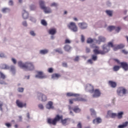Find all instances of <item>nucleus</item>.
Segmentation results:
<instances>
[{
	"mask_svg": "<svg viewBox=\"0 0 128 128\" xmlns=\"http://www.w3.org/2000/svg\"><path fill=\"white\" fill-rule=\"evenodd\" d=\"M0 58H4V53L0 54Z\"/></svg>",
	"mask_w": 128,
	"mask_h": 128,
	"instance_id": "obj_63",
	"label": "nucleus"
},
{
	"mask_svg": "<svg viewBox=\"0 0 128 128\" xmlns=\"http://www.w3.org/2000/svg\"><path fill=\"white\" fill-rule=\"evenodd\" d=\"M41 23L42 26H48V23H46V20H41Z\"/></svg>",
	"mask_w": 128,
	"mask_h": 128,
	"instance_id": "obj_40",
	"label": "nucleus"
},
{
	"mask_svg": "<svg viewBox=\"0 0 128 128\" xmlns=\"http://www.w3.org/2000/svg\"><path fill=\"white\" fill-rule=\"evenodd\" d=\"M38 108H40V110H44V106L42 104H40L38 105Z\"/></svg>",
	"mask_w": 128,
	"mask_h": 128,
	"instance_id": "obj_52",
	"label": "nucleus"
},
{
	"mask_svg": "<svg viewBox=\"0 0 128 128\" xmlns=\"http://www.w3.org/2000/svg\"><path fill=\"white\" fill-rule=\"evenodd\" d=\"M2 68L3 69V70H8V68H10L8 67V66L6 64H2Z\"/></svg>",
	"mask_w": 128,
	"mask_h": 128,
	"instance_id": "obj_36",
	"label": "nucleus"
},
{
	"mask_svg": "<svg viewBox=\"0 0 128 128\" xmlns=\"http://www.w3.org/2000/svg\"><path fill=\"white\" fill-rule=\"evenodd\" d=\"M103 50H98V49H94L93 50L94 54H106V52H108L109 48L108 46H102Z\"/></svg>",
	"mask_w": 128,
	"mask_h": 128,
	"instance_id": "obj_3",
	"label": "nucleus"
},
{
	"mask_svg": "<svg viewBox=\"0 0 128 128\" xmlns=\"http://www.w3.org/2000/svg\"><path fill=\"white\" fill-rule=\"evenodd\" d=\"M24 88H18V92H24Z\"/></svg>",
	"mask_w": 128,
	"mask_h": 128,
	"instance_id": "obj_42",
	"label": "nucleus"
},
{
	"mask_svg": "<svg viewBox=\"0 0 128 128\" xmlns=\"http://www.w3.org/2000/svg\"><path fill=\"white\" fill-rule=\"evenodd\" d=\"M128 126V122H126L124 123H123L121 125H119L118 126V128H126V126Z\"/></svg>",
	"mask_w": 128,
	"mask_h": 128,
	"instance_id": "obj_27",
	"label": "nucleus"
},
{
	"mask_svg": "<svg viewBox=\"0 0 128 128\" xmlns=\"http://www.w3.org/2000/svg\"><path fill=\"white\" fill-rule=\"evenodd\" d=\"M48 72L52 73L54 72V69H52V68H49L48 69Z\"/></svg>",
	"mask_w": 128,
	"mask_h": 128,
	"instance_id": "obj_54",
	"label": "nucleus"
},
{
	"mask_svg": "<svg viewBox=\"0 0 128 128\" xmlns=\"http://www.w3.org/2000/svg\"><path fill=\"white\" fill-rule=\"evenodd\" d=\"M2 106H4V103L0 101V110L2 111Z\"/></svg>",
	"mask_w": 128,
	"mask_h": 128,
	"instance_id": "obj_44",
	"label": "nucleus"
},
{
	"mask_svg": "<svg viewBox=\"0 0 128 128\" xmlns=\"http://www.w3.org/2000/svg\"><path fill=\"white\" fill-rule=\"evenodd\" d=\"M78 26L82 30H85V28H88V25L84 22L79 23L78 24Z\"/></svg>",
	"mask_w": 128,
	"mask_h": 128,
	"instance_id": "obj_16",
	"label": "nucleus"
},
{
	"mask_svg": "<svg viewBox=\"0 0 128 128\" xmlns=\"http://www.w3.org/2000/svg\"><path fill=\"white\" fill-rule=\"evenodd\" d=\"M91 112V114L93 116L94 114H96V112H94V109H90V110Z\"/></svg>",
	"mask_w": 128,
	"mask_h": 128,
	"instance_id": "obj_45",
	"label": "nucleus"
},
{
	"mask_svg": "<svg viewBox=\"0 0 128 128\" xmlns=\"http://www.w3.org/2000/svg\"><path fill=\"white\" fill-rule=\"evenodd\" d=\"M120 65H121V68H124V70L126 72L128 70V63H126V62H122L120 63Z\"/></svg>",
	"mask_w": 128,
	"mask_h": 128,
	"instance_id": "obj_15",
	"label": "nucleus"
},
{
	"mask_svg": "<svg viewBox=\"0 0 128 128\" xmlns=\"http://www.w3.org/2000/svg\"><path fill=\"white\" fill-rule=\"evenodd\" d=\"M124 48V46L123 44H120L118 45L116 47L114 48V50H122Z\"/></svg>",
	"mask_w": 128,
	"mask_h": 128,
	"instance_id": "obj_17",
	"label": "nucleus"
},
{
	"mask_svg": "<svg viewBox=\"0 0 128 128\" xmlns=\"http://www.w3.org/2000/svg\"><path fill=\"white\" fill-rule=\"evenodd\" d=\"M93 92L92 98H98L100 96V94H102L100 91L98 89H96L95 90L94 89Z\"/></svg>",
	"mask_w": 128,
	"mask_h": 128,
	"instance_id": "obj_8",
	"label": "nucleus"
},
{
	"mask_svg": "<svg viewBox=\"0 0 128 128\" xmlns=\"http://www.w3.org/2000/svg\"><path fill=\"white\" fill-rule=\"evenodd\" d=\"M54 103L52 101H50L48 102V104L46 105V108L48 110H50V108H54V106H52Z\"/></svg>",
	"mask_w": 128,
	"mask_h": 128,
	"instance_id": "obj_18",
	"label": "nucleus"
},
{
	"mask_svg": "<svg viewBox=\"0 0 128 128\" xmlns=\"http://www.w3.org/2000/svg\"><path fill=\"white\" fill-rule=\"evenodd\" d=\"M124 115V112H120L117 114L116 116L118 117V118H119L120 120V118H122V116Z\"/></svg>",
	"mask_w": 128,
	"mask_h": 128,
	"instance_id": "obj_30",
	"label": "nucleus"
},
{
	"mask_svg": "<svg viewBox=\"0 0 128 128\" xmlns=\"http://www.w3.org/2000/svg\"><path fill=\"white\" fill-rule=\"evenodd\" d=\"M82 100V98H73V99H70L69 100V104H74V102H77V101H80Z\"/></svg>",
	"mask_w": 128,
	"mask_h": 128,
	"instance_id": "obj_21",
	"label": "nucleus"
},
{
	"mask_svg": "<svg viewBox=\"0 0 128 128\" xmlns=\"http://www.w3.org/2000/svg\"><path fill=\"white\" fill-rule=\"evenodd\" d=\"M6 126H7V128H10L12 125L10 123H6Z\"/></svg>",
	"mask_w": 128,
	"mask_h": 128,
	"instance_id": "obj_58",
	"label": "nucleus"
},
{
	"mask_svg": "<svg viewBox=\"0 0 128 128\" xmlns=\"http://www.w3.org/2000/svg\"><path fill=\"white\" fill-rule=\"evenodd\" d=\"M38 100H41L42 102H46V100H48V97H46V96L40 93L38 96Z\"/></svg>",
	"mask_w": 128,
	"mask_h": 128,
	"instance_id": "obj_14",
	"label": "nucleus"
},
{
	"mask_svg": "<svg viewBox=\"0 0 128 128\" xmlns=\"http://www.w3.org/2000/svg\"><path fill=\"white\" fill-rule=\"evenodd\" d=\"M67 96H76V98H78V96H80V94H74L72 92H68L66 94Z\"/></svg>",
	"mask_w": 128,
	"mask_h": 128,
	"instance_id": "obj_24",
	"label": "nucleus"
},
{
	"mask_svg": "<svg viewBox=\"0 0 128 128\" xmlns=\"http://www.w3.org/2000/svg\"><path fill=\"white\" fill-rule=\"evenodd\" d=\"M71 42L68 39H66L65 40V44H70Z\"/></svg>",
	"mask_w": 128,
	"mask_h": 128,
	"instance_id": "obj_53",
	"label": "nucleus"
},
{
	"mask_svg": "<svg viewBox=\"0 0 128 128\" xmlns=\"http://www.w3.org/2000/svg\"><path fill=\"white\" fill-rule=\"evenodd\" d=\"M62 66H64L65 68H66V66H68V64H66V63H63Z\"/></svg>",
	"mask_w": 128,
	"mask_h": 128,
	"instance_id": "obj_64",
	"label": "nucleus"
},
{
	"mask_svg": "<svg viewBox=\"0 0 128 128\" xmlns=\"http://www.w3.org/2000/svg\"><path fill=\"white\" fill-rule=\"evenodd\" d=\"M0 78H2V80H6V75L4 74L2 72H0Z\"/></svg>",
	"mask_w": 128,
	"mask_h": 128,
	"instance_id": "obj_38",
	"label": "nucleus"
},
{
	"mask_svg": "<svg viewBox=\"0 0 128 128\" xmlns=\"http://www.w3.org/2000/svg\"><path fill=\"white\" fill-rule=\"evenodd\" d=\"M73 110L74 112H80V109L78 107H75L73 109Z\"/></svg>",
	"mask_w": 128,
	"mask_h": 128,
	"instance_id": "obj_37",
	"label": "nucleus"
},
{
	"mask_svg": "<svg viewBox=\"0 0 128 128\" xmlns=\"http://www.w3.org/2000/svg\"><path fill=\"white\" fill-rule=\"evenodd\" d=\"M90 52V48H86V52Z\"/></svg>",
	"mask_w": 128,
	"mask_h": 128,
	"instance_id": "obj_62",
	"label": "nucleus"
},
{
	"mask_svg": "<svg viewBox=\"0 0 128 128\" xmlns=\"http://www.w3.org/2000/svg\"><path fill=\"white\" fill-rule=\"evenodd\" d=\"M16 104L18 108H26V103H22V102H20V100H18L16 101Z\"/></svg>",
	"mask_w": 128,
	"mask_h": 128,
	"instance_id": "obj_9",
	"label": "nucleus"
},
{
	"mask_svg": "<svg viewBox=\"0 0 128 128\" xmlns=\"http://www.w3.org/2000/svg\"><path fill=\"white\" fill-rule=\"evenodd\" d=\"M114 62H117V64H120L122 63V62H120L118 60L116 59V58H114Z\"/></svg>",
	"mask_w": 128,
	"mask_h": 128,
	"instance_id": "obj_48",
	"label": "nucleus"
},
{
	"mask_svg": "<svg viewBox=\"0 0 128 128\" xmlns=\"http://www.w3.org/2000/svg\"><path fill=\"white\" fill-rule=\"evenodd\" d=\"M80 60V58L78 56L76 57V58L74 59V62H78V60Z\"/></svg>",
	"mask_w": 128,
	"mask_h": 128,
	"instance_id": "obj_59",
	"label": "nucleus"
},
{
	"mask_svg": "<svg viewBox=\"0 0 128 128\" xmlns=\"http://www.w3.org/2000/svg\"><path fill=\"white\" fill-rule=\"evenodd\" d=\"M39 4L40 8L43 10L46 14H50V12H52V10H50V8L46 7V6H44V2L40 0L39 2Z\"/></svg>",
	"mask_w": 128,
	"mask_h": 128,
	"instance_id": "obj_4",
	"label": "nucleus"
},
{
	"mask_svg": "<svg viewBox=\"0 0 128 128\" xmlns=\"http://www.w3.org/2000/svg\"><path fill=\"white\" fill-rule=\"evenodd\" d=\"M120 68V66H114L113 68V70L114 72H118Z\"/></svg>",
	"mask_w": 128,
	"mask_h": 128,
	"instance_id": "obj_34",
	"label": "nucleus"
},
{
	"mask_svg": "<svg viewBox=\"0 0 128 128\" xmlns=\"http://www.w3.org/2000/svg\"><path fill=\"white\" fill-rule=\"evenodd\" d=\"M60 78V74H52V78Z\"/></svg>",
	"mask_w": 128,
	"mask_h": 128,
	"instance_id": "obj_29",
	"label": "nucleus"
},
{
	"mask_svg": "<svg viewBox=\"0 0 128 128\" xmlns=\"http://www.w3.org/2000/svg\"><path fill=\"white\" fill-rule=\"evenodd\" d=\"M12 62L13 64H16V59L14 58H12Z\"/></svg>",
	"mask_w": 128,
	"mask_h": 128,
	"instance_id": "obj_56",
	"label": "nucleus"
},
{
	"mask_svg": "<svg viewBox=\"0 0 128 128\" xmlns=\"http://www.w3.org/2000/svg\"><path fill=\"white\" fill-rule=\"evenodd\" d=\"M91 48H98V46H96V44H94L91 45Z\"/></svg>",
	"mask_w": 128,
	"mask_h": 128,
	"instance_id": "obj_46",
	"label": "nucleus"
},
{
	"mask_svg": "<svg viewBox=\"0 0 128 128\" xmlns=\"http://www.w3.org/2000/svg\"><path fill=\"white\" fill-rule=\"evenodd\" d=\"M117 94L118 96H124L126 94V90L124 87H120L117 90Z\"/></svg>",
	"mask_w": 128,
	"mask_h": 128,
	"instance_id": "obj_6",
	"label": "nucleus"
},
{
	"mask_svg": "<svg viewBox=\"0 0 128 128\" xmlns=\"http://www.w3.org/2000/svg\"><path fill=\"white\" fill-rule=\"evenodd\" d=\"M122 52L124 54H128V52L126 51V50H122Z\"/></svg>",
	"mask_w": 128,
	"mask_h": 128,
	"instance_id": "obj_51",
	"label": "nucleus"
},
{
	"mask_svg": "<svg viewBox=\"0 0 128 128\" xmlns=\"http://www.w3.org/2000/svg\"><path fill=\"white\" fill-rule=\"evenodd\" d=\"M106 14L109 16H112V12L110 10H106Z\"/></svg>",
	"mask_w": 128,
	"mask_h": 128,
	"instance_id": "obj_35",
	"label": "nucleus"
},
{
	"mask_svg": "<svg viewBox=\"0 0 128 128\" xmlns=\"http://www.w3.org/2000/svg\"><path fill=\"white\" fill-rule=\"evenodd\" d=\"M64 50L65 52H70V50H72V47L70 46V45H66L64 47Z\"/></svg>",
	"mask_w": 128,
	"mask_h": 128,
	"instance_id": "obj_23",
	"label": "nucleus"
},
{
	"mask_svg": "<svg viewBox=\"0 0 128 128\" xmlns=\"http://www.w3.org/2000/svg\"><path fill=\"white\" fill-rule=\"evenodd\" d=\"M22 17L24 20H26L28 18V13L26 11L22 14Z\"/></svg>",
	"mask_w": 128,
	"mask_h": 128,
	"instance_id": "obj_28",
	"label": "nucleus"
},
{
	"mask_svg": "<svg viewBox=\"0 0 128 128\" xmlns=\"http://www.w3.org/2000/svg\"><path fill=\"white\" fill-rule=\"evenodd\" d=\"M30 20H31V22H36V19L34 18L30 17Z\"/></svg>",
	"mask_w": 128,
	"mask_h": 128,
	"instance_id": "obj_60",
	"label": "nucleus"
},
{
	"mask_svg": "<svg viewBox=\"0 0 128 128\" xmlns=\"http://www.w3.org/2000/svg\"><path fill=\"white\" fill-rule=\"evenodd\" d=\"M81 42H84V36L83 35L81 36Z\"/></svg>",
	"mask_w": 128,
	"mask_h": 128,
	"instance_id": "obj_55",
	"label": "nucleus"
},
{
	"mask_svg": "<svg viewBox=\"0 0 128 128\" xmlns=\"http://www.w3.org/2000/svg\"><path fill=\"white\" fill-rule=\"evenodd\" d=\"M102 122V118H98L93 120V124H100Z\"/></svg>",
	"mask_w": 128,
	"mask_h": 128,
	"instance_id": "obj_25",
	"label": "nucleus"
},
{
	"mask_svg": "<svg viewBox=\"0 0 128 128\" xmlns=\"http://www.w3.org/2000/svg\"><path fill=\"white\" fill-rule=\"evenodd\" d=\"M8 4L9 6H14V2L12 0H10Z\"/></svg>",
	"mask_w": 128,
	"mask_h": 128,
	"instance_id": "obj_49",
	"label": "nucleus"
},
{
	"mask_svg": "<svg viewBox=\"0 0 128 128\" xmlns=\"http://www.w3.org/2000/svg\"><path fill=\"white\" fill-rule=\"evenodd\" d=\"M8 10H10V9L8 8H4L2 9V12H8Z\"/></svg>",
	"mask_w": 128,
	"mask_h": 128,
	"instance_id": "obj_41",
	"label": "nucleus"
},
{
	"mask_svg": "<svg viewBox=\"0 0 128 128\" xmlns=\"http://www.w3.org/2000/svg\"><path fill=\"white\" fill-rule=\"evenodd\" d=\"M85 90H88V92H90V94H92V92H94V86L91 84H87L85 86Z\"/></svg>",
	"mask_w": 128,
	"mask_h": 128,
	"instance_id": "obj_7",
	"label": "nucleus"
},
{
	"mask_svg": "<svg viewBox=\"0 0 128 128\" xmlns=\"http://www.w3.org/2000/svg\"><path fill=\"white\" fill-rule=\"evenodd\" d=\"M106 42V38L102 36H99L98 40H96V44H100V42Z\"/></svg>",
	"mask_w": 128,
	"mask_h": 128,
	"instance_id": "obj_10",
	"label": "nucleus"
},
{
	"mask_svg": "<svg viewBox=\"0 0 128 128\" xmlns=\"http://www.w3.org/2000/svg\"><path fill=\"white\" fill-rule=\"evenodd\" d=\"M70 119L69 118H65L64 119L63 118L61 120L60 122L63 126H68L70 124Z\"/></svg>",
	"mask_w": 128,
	"mask_h": 128,
	"instance_id": "obj_11",
	"label": "nucleus"
},
{
	"mask_svg": "<svg viewBox=\"0 0 128 128\" xmlns=\"http://www.w3.org/2000/svg\"><path fill=\"white\" fill-rule=\"evenodd\" d=\"M10 72H12L13 74H14L16 72V68H14V66H10Z\"/></svg>",
	"mask_w": 128,
	"mask_h": 128,
	"instance_id": "obj_39",
	"label": "nucleus"
},
{
	"mask_svg": "<svg viewBox=\"0 0 128 128\" xmlns=\"http://www.w3.org/2000/svg\"><path fill=\"white\" fill-rule=\"evenodd\" d=\"M36 78H46V76L42 72H38V74L36 76Z\"/></svg>",
	"mask_w": 128,
	"mask_h": 128,
	"instance_id": "obj_12",
	"label": "nucleus"
},
{
	"mask_svg": "<svg viewBox=\"0 0 128 128\" xmlns=\"http://www.w3.org/2000/svg\"><path fill=\"white\" fill-rule=\"evenodd\" d=\"M108 84L109 86H110L111 88H113L116 87V82L114 81L110 80L108 82Z\"/></svg>",
	"mask_w": 128,
	"mask_h": 128,
	"instance_id": "obj_19",
	"label": "nucleus"
},
{
	"mask_svg": "<svg viewBox=\"0 0 128 128\" xmlns=\"http://www.w3.org/2000/svg\"><path fill=\"white\" fill-rule=\"evenodd\" d=\"M105 46H108L107 48H109L108 52H110V48H114V43L112 42H109L108 44V46L106 45H103Z\"/></svg>",
	"mask_w": 128,
	"mask_h": 128,
	"instance_id": "obj_26",
	"label": "nucleus"
},
{
	"mask_svg": "<svg viewBox=\"0 0 128 128\" xmlns=\"http://www.w3.org/2000/svg\"><path fill=\"white\" fill-rule=\"evenodd\" d=\"M92 60H98V56H96V55H92Z\"/></svg>",
	"mask_w": 128,
	"mask_h": 128,
	"instance_id": "obj_43",
	"label": "nucleus"
},
{
	"mask_svg": "<svg viewBox=\"0 0 128 128\" xmlns=\"http://www.w3.org/2000/svg\"><path fill=\"white\" fill-rule=\"evenodd\" d=\"M54 52H58V54H62V50L60 48L55 49Z\"/></svg>",
	"mask_w": 128,
	"mask_h": 128,
	"instance_id": "obj_33",
	"label": "nucleus"
},
{
	"mask_svg": "<svg viewBox=\"0 0 128 128\" xmlns=\"http://www.w3.org/2000/svg\"><path fill=\"white\" fill-rule=\"evenodd\" d=\"M92 42H96V40H92V38H88L87 40V43L88 44H92Z\"/></svg>",
	"mask_w": 128,
	"mask_h": 128,
	"instance_id": "obj_32",
	"label": "nucleus"
},
{
	"mask_svg": "<svg viewBox=\"0 0 128 128\" xmlns=\"http://www.w3.org/2000/svg\"><path fill=\"white\" fill-rule=\"evenodd\" d=\"M108 116H110V118H116L117 116L116 114L112 113L110 110L108 111Z\"/></svg>",
	"mask_w": 128,
	"mask_h": 128,
	"instance_id": "obj_20",
	"label": "nucleus"
},
{
	"mask_svg": "<svg viewBox=\"0 0 128 128\" xmlns=\"http://www.w3.org/2000/svg\"><path fill=\"white\" fill-rule=\"evenodd\" d=\"M77 128H82V123H80V122H79L78 124Z\"/></svg>",
	"mask_w": 128,
	"mask_h": 128,
	"instance_id": "obj_47",
	"label": "nucleus"
},
{
	"mask_svg": "<svg viewBox=\"0 0 128 128\" xmlns=\"http://www.w3.org/2000/svg\"><path fill=\"white\" fill-rule=\"evenodd\" d=\"M108 30L110 32H112V30H114L116 32H118L120 30V28L116 27L114 26H109L108 28Z\"/></svg>",
	"mask_w": 128,
	"mask_h": 128,
	"instance_id": "obj_13",
	"label": "nucleus"
},
{
	"mask_svg": "<svg viewBox=\"0 0 128 128\" xmlns=\"http://www.w3.org/2000/svg\"><path fill=\"white\" fill-rule=\"evenodd\" d=\"M30 34H31V36H36V33H34V31H31L30 32Z\"/></svg>",
	"mask_w": 128,
	"mask_h": 128,
	"instance_id": "obj_57",
	"label": "nucleus"
},
{
	"mask_svg": "<svg viewBox=\"0 0 128 128\" xmlns=\"http://www.w3.org/2000/svg\"><path fill=\"white\" fill-rule=\"evenodd\" d=\"M48 33L50 34H52V36H54V34H56V28L50 29L48 31Z\"/></svg>",
	"mask_w": 128,
	"mask_h": 128,
	"instance_id": "obj_22",
	"label": "nucleus"
},
{
	"mask_svg": "<svg viewBox=\"0 0 128 128\" xmlns=\"http://www.w3.org/2000/svg\"><path fill=\"white\" fill-rule=\"evenodd\" d=\"M50 6H58V4L53 2L51 4Z\"/></svg>",
	"mask_w": 128,
	"mask_h": 128,
	"instance_id": "obj_50",
	"label": "nucleus"
},
{
	"mask_svg": "<svg viewBox=\"0 0 128 128\" xmlns=\"http://www.w3.org/2000/svg\"><path fill=\"white\" fill-rule=\"evenodd\" d=\"M68 27L74 32H78V26H76V23L74 22H70L68 25Z\"/></svg>",
	"mask_w": 128,
	"mask_h": 128,
	"instance_id": "obj_5",
	"label": "nucleus"
},
{
	"mask_svg": "<svg viewBox=\"0 0 128 128\" xmlns=\"http://www.w3.org/2000/svg\"><path fill=\"white\" fill-rule=\"evenodd\" d=\"M62 118H64V116H62V115L56 114L54 119L48 118L47 122L49 124L56 126L57 122H61Z\"/></svg>",
	"mask_w": 128,
	"mask_h": 128,
	"instance_id": "obj_2",
	"label": "nucleus"
},
{
	"mask_svg": "<svg viewBox=\"0 0 128 128\" xmlns=\"http://www.w3.org/2000/svg\"><path fill=\"white\" fill-rule=\"evenodd\" d=\"M22 25L24 26H28V24L26 23V22H22Z\"/></svg>",
	"mask_w": 128,
	"mask_h": 128,
	"instance_id": "obj_61",
	"label": "nucleus"
},
{
	"mask_svg": "<svg viewBox=\"0 0 128 128\" xmlns=\"http://www.w3.org/2000/svg\"><path fill=\"white\" fill-rule=\"evenodd\" d=\"M48 52V50H40V54H46Z\"/></svg>",
	"mask_w": 128,
	"mask_h": 128,
	"instance_id": "obj_31",
	"label": "nucleus"
},
{
	"mask_svg": "<svg viewBox=\"0 0 128 128\" xmlns=\"http://www.w3.org/2000/svg\"><path fill=\"white\" fill-rule=\"evenodd\" d=\"M18 66L25 70H34V66L32 62H26L25 64H23L22 62H18Z\"/></svg>",
	"mask_w": 128,
	"mask_h": 128,
	"instance_id": "obj_1",
	"label": "nucleus"
}]
</instances>
